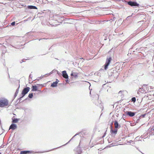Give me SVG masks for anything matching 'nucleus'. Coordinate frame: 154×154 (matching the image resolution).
I'll return each instance as SVG.
<instances>
[{
  "instance_id": "obj_37",
  "label": "nucleus",
  "mask_w": 154,
  "mask_h": 154,
  "mask_svg": "<svg viewBox=\"0 0 154 154\" xmlns=\"http://www.w3.org/2000/svg\"><path fill=\"white\" fill-rule=\"evenodd\" d=\"M114 146V145H113V143H112L110 144V146H109V147H110L111 146Z\"/></svg>"
},
{
  "instance_id": "obj_19",
  "label": "nucleus",
  "mask_w": 154,
  "mask_h": 154,
  "mask_svg": "<svg viewBox=\"0 0 154 154\" xmlns=\"http://www.w3.org/2000/svg\"><path fill=\"white\" fill-rule=\"evenodd\" d=\"M145 89H143V90H142V89H141V90H139H139H138V91H137V93L138 94H139V92L141 93H143L145 91Z\"/></svg>"
},
{
  "instance_id": "obj_31",
  "label": "nucleus",
  "mask_w": 154,
  "mask_h": 154,
  "mask_svg": "<svg viewBox=\"0 0 154 154\" xmlns=\"http://www.w3.org/2000/svg\"><path fill=\"white\" fill-rule=\"evenodd\" d=\"M113 122L112 121V122L111 123V124H110V127H111V128H112V125H113Z\"/></svg>"
},
{
  "instance_id": "obj_55",
  "label": "nucleus",
  "mask_w": 154,
  "mask_h": 154,
  "mask_svg": "<svg viewBox=\"0 0 154 154\" xmlns=\"http://www.w3.org/2000/svg\"><path fill=\"white\" fill-rule=\"evenodd\" d=\"M137 149H138L139 151H140L138 149V148H137Z\"/></svg>"
},
{
  "instance_id": "obj_50",
  "label": "nucleus",
  "mask_w": 154,
  "mask_h": 154,
  "mask_svg": "<svg viewBox=\"0 0 154 154\" xmlns=\"http://www.w3.org/2000/svg\"><path fill=\"white\" fill-rule=\"evenodd\" d=\"M108 142H109V143L111 142H110V141H109V139H108Z\"/></svg>"
},
{
  "instance_id": "obj_57",
  "label": "nucleus",
  "mask_w": 154,
  "mask_h": 154,
  "mask_svg": "<svg viewBox=\"0 0 154 154\" xmlns=\"http://www.w3.org/2000/svg\"><path fill=\"white\" fill-rule=\"evenodd\" d=\"M0 154H2V153L0 152Z\"/></svg>"
},
{
  "instance_id": "obj_35",
  "label": "nucleus",
  "mask_w": 154,
  "mask_h": 154,
  "mask_svg": "<svg viewBox=\"0 0 154 154\" xmlns=\"http://www.w3.org/2000/svg\"><path fill=\"white\" fill-rule=\"evenodd\" d=\"M32 75L30 74L29 75V78L32 79Z\"/></svg>"
},
{
  "instance_id": "obj_14",
  "label": "nucleus",
  "mask_w": 154,
  "mask_h": 154,
  "mask_svg": "<svg viewBox=\"0 0 154 154\" xmlns=\"http://www.w3.org/2000/svg\"><path fill=\"white\" fill-rule=\"evenodd\" d=\"M27 8L29 9H37V7L34 6L33 5H28Z\"/></svg>"
},
{
  "instance_id": "obj_28",
  "label": "nucleus",
  "mask_w": 154,
  "mask_h": 154,
  "mask_svg": "<svg viewBox=\"0 0 154 154\" xmlns=\"http://www.w3.org/2000/svg\"><path fill=\"white\" fill-rule=\"evenodd\" d=\"M146 115V114H142L140 116V117H145V115Z\"/></svg>"
},
{
  "instance_id": "obj_13",
  "label": "nucleus",
  "mask_w": 154,
  "mask_h": 154,
  "mask_svg": "<svg viewBox=\"0 0 154 154\" xmlns=\"http://www.w3.org/2000/svg\"><path fill=\"white\" fill-rule=\"evenodd\" d=\"M32 91H36L38 90V87L36 85H32Z\"/></svg>"
},
{
  "instance_id": "obj_32",
  "label": "nucleus",
  "mask_w": 154,
  "mask_h": 154,
  "mask_svg": "<svg viewBox=\"0 0 154 154\" xmlns=\"http://www.w3.org/2000/svg\"><path fill=\"white\" fill-rule=\"evenodd\" d=\"M23 97H22V96H21V97H20L17 100V101H18V100H19V99L20 100V101H20V100H21L22 98H23Z\"/></svg>"
},
{
  "instance_id": "obj_5",
  "label": "nucleus",
  "mask_w": 154,
  "mask_h": 154,
  "mask_svg": "<svg viewBox=\"0 0 154 154\" xmlns=\"http://www.w3.org/2000/svg\"><path fill=\"white\" fill-rule=\"evenodd\" d=\"M29 90L30 88L29 87H27L26 88H24L23 89L21 93L22 97H23L29 91Z\"/></svg>"
},
{
  "instance_id": "obj_25",
  "label": "nucleus",
  "mask_w": 154,
  "mask_h": 154,
  "mask_svg": "<svg viewBox=\"0 0 154 154\" xmlns=\"http://www.w3.org/2000/svg\"><path fill=\"white\" fill-rule=\"evenodd\" d=\"M59 25V24H58V23H55V24H51V25L52 26H57L58 25Z\"/></svg>"
},
{
  "instance_id": "obj_51",
  "label": "nucleus",
  "mask_w": 154,
  "mask_h": 154,
  "mask_svg": "<svg viewBox=\"0 0 154 154\" xmlns=\"http://www.w3.org/2000/svg\"><path fill=\"white\" fill-rule=\"evenodd\" d=\"M55 23H59V22H57V21H55Z\"/></svg>"
},
{
  "instance_id": "obj_6",
  "label": "nucleus",
  "mask_w": 154,
  "mask_h": 154,
  "mask_svg": "<svg viewBox=\"0 0 154 154\" xmlns=\"http://www.w3.org/2000/svg\"><path fill=\"white\" fill-rule=\"evenodd\" d=\"M136 113V112H132L129 111H126L125 112V113L126 116H128L131 117L134 116Z\"/></svg>"
},
{
  "instance_id": "obj_52",
  "label": "nucleus",
  "mask_w": 154,
  "mask_h": 154,
  "mask_svg": "<svg viewBox=\"0 0 154 154\" xmlns=\"http://www.w3.org/2000/svg\"><path fill=\"white\" fill-rule=\"evenodd\" d=\"M122 92V91H120L119 92V93H121Z\"/></svg>"
},
{
  "instance_id": "obj_22",
  "label": "nucleus",
  "mask_w": 154,
  "mask_h": 154,
  "mask_svg": "<svg viewBox=\"0 0 154 154\" xmlns=\"http://www.w3.org/2000/svg\"><path fill=\"white\" fill-rule=\"evenodd\" d=\"M20 84H19V87L16 90V92H15V94H18V92H19V89L20 88Z\"/></svg>"
},
{
  "instance_id": "obj_40",
  "label": "nucleus",
  "mask_w": 154,
  "mask_h": 154,
  "mask_svg": "<svg viewBox=\"0 0 154 154\" xmlns=\"http://www.w3.org/2000/svg\"><path fill=\"white\" fill-rule=\"evenodd\" d=\"M143 89H144V88H143V87L142 88H139V90H141L142 89V90H143Z\"/></svg>"
},
{
  "instance_id": "obj_44",
  "label": "nucleus",
  "mask_w": 154,
  "mask_h": 154,
  "mask_svg": "<svg viewBox=\"0 0 154 154\" xmlns=\"http://www.w3.org/2000/svg\"><path fill=\"white\" fill-rule=\"evenodd\" d=\"M66 82H68L69 81V80H68V79H66Z\"/></svg>"
},
{
  "instance_id": "obj_34",
  "label": "nucleus",
  "mask_w": 154,
  "mask_h": 154,
  "mask_svg": "<svg viewBox=\"0 0 154 154\" xmlns=\"http://www.w3.org/2000/svg\"><path fill=\"white\" fill-rule=\"evenodd\" d=\"M74 72H73L72 71L71 74H70V75L71 76H73V75H74Z\"/></svg>"
},
{
  "instance_id": "obj_1",
  "label": "nucleus",
  "mask_w": 154,
  "mask_h": 154,
  "mask_svg": "<svg viewBox=\"0 0 154 154\" xmlns=\"http://www.w3.org/2000/svg\"><path fill=\"white\" fill-rule=\"evenodd\" d=\"M118 67V66L116 67V68H112L109 70L108 73L109 76H113L115 78L117 79L119 75V72L118 71H116V69Z\"/></svg>"
},
{
  "instance_id": "obj_18",
  "label": "nucleus",
  "mask_w": 154,
  "mask_h": 154,
  "mask_svg": "<svg viewBox=\"0 0 154 154\" xmlns=\"http://www.w3.org/2000/svg\"><path fill=\"white\" fill-rule=\"evenodd\" d=\"M22 45H15V46L14 47L17 49H20V48H22V47H22Z\"/></svg>"
},
{
  "instance_id": "obj_53",
  "label": "nucleus",
  "mask_w": 154,
  "mask_h": 154,
  "mask_svg": "<svg viewBox=\"0 0 154 154\" xmlns=\"http://www.w3.org/2000/svg\"><path fill=\"white\" fill-rule=\"evenodd\" d=\"M2 54H5L4 52H2Z\"/></svg>"
},
{
  "instance_id": "obj_43",
  "label": "nucleus",
  "mask_w": 154,
  "mask_h": 154,
  "mask_svg": "<svg viewBox=\"0 0 154 154\" xmlns=\"http://www.w3.org/2000/svg\"><path fill=\"white\" fill-rule=\"evenodd\" d=\"M132 142V140H130L128 142L129 143H131Z\"/></svg>"
},
{
  "instance_id": "obj_4",
  "label": "nucleus",
  "mask_w": 154,
  "mask_h": 154,
  "mask_svg": "<svg viewBox=\"0 0 154 154\" xmlns=\"http://www.w3.org/2000/svg\"><path fill=\"white\" fill-rule=\"evenodd\" d=\"M111 59L112 58L111 57L107 58L106 62L104 65V68L105 70L107 69L108 68V67L110 63Z\"/></svg>"
},
{
  "instance_id": "obj_12",
  "label": "nucleus",
  "mask_w": 154,
  "mask_h": 154,
  "mask_svg": "<svg viewBox=\"0 0 154 154\" xmlns=\"http://www.w3.org/2000/svg\"><path fill=\"white\" fill-rule=\"evenodd\" d=\"M32 151H21L20 152V154H27L31 153Z\"/></svg>"
},
{
  "instance_id": "obj_3",
  "label": "nucleus",
  "mask_w": 154,
  "mask_h": 154,
  "mask_svg": "<svg viewBox=\"0 0 154 154\" xmlns=\"http://www.w3.org/2000/svg\"><path fill=\"white\" fill-rule=\"evenodd\" d=\"M8 103V101L6 99L0 100V107H3L7 106Z\"/></svg>"
},
{
  "instance_id": "obj_30",
  "label": "nucleus",
  "mask_w": 154,
  "mask_h": 154,
  "mask_svg": "<svg viewBox=\"0 0 154 154\" xmlns=\"http://www.w3.org/2000/svg\"><path fill=\"white\" fill-rule=\"evenodd\" d=\"M15 21H14L13 22H12L11 23V25L12 26H14L15 25Z\"/></svg>"
},
{
  "instance_id": "obj_24",
  "label": "nucleus",
  "mask_w": 154,
  "mask_h": 154,
  "mask_svg": "<svg viewBox=\"0 0 154 154\" xmlns=\"http://www.w3.org/2000/svg\"><path fill=\"white\" fill-rule=\"evenodd\" d=\"M131 101L132 102H134L136 101V99L135 97H132L131 99Z\"/></svg>"
},
{
  "instance_id": "obj_48",
  "label": "nucleus",
  "mask_w": 154,
  "mask_h": 154,
  "mask_svg": "<svg viewBox=\"0 0 154 154\" xmlns=\"http://www.w3.org/2000/svg\"><path fill=\"white\" fill-rule=\"evenodd\" d=\"M57 74H58L59 75L60 74V73H59V72H58L57 71Z\"/></svg>"
},
{
  "instance_id": "obj_42",
  "label": "nucleus",
  "mask_w": 154,
  "mask_h": 154,
  "mask_svg": "<svg viewBox=\"0 0 154 154\" xmlns=\"http://www.w3.org/2000/svg\"><path fill=\"white\" fill-rule=\"evenodd\" d=\"M151 130L154 131V128H151Z\"/></svg>"
},
{
  "instance_id": "obj_26",
  "label": "nucleus",
  "mask_w": 154,
  "mask_h": 154,
  "mask_svg": "<svg viewBox=\"0 0 154 154\" xmlns=\"http://www.w3.org/2000/svg\"><path fill=\"white\" fill-rule=\"evenodd\" d=\"M150 134H151V135H152L154 136V131H151L150 133Z\"/></svg>"
},
{
  "instance_id": "obj_27",
  "label": "nucleus",
  "mask_w": 154,
  "mask_h": 154,
  "mask_svg": "<svg viewBox=\"0 0 154 154\" xmlns=\"http://www.w3.org/2000/svg\"><path fill=\"white\" fill-rule=\"evenodd\" d=\"M57 71V70L55 69L53 70L50 73H49V74L50 75L51 74H52L54 72Z\"/></svg>"
},
{
  "instance_id": "obj_8",
  "label": "nucleus",
  "mask_w": 154,
  "mask_h": 154,
  "mask_svg": "<svg viewBox=\"0 0 154 154\" xmlns=\"http://www.w3.org/2000/svg\"><path fill=\"white\" fill-rule=\"evenodd\" d=\"M17 128V125L16 124L12 123L10 126L9 129H11L14 130Z\"/></svg>"
},
{
  "instance_id": "obj_11",
  "label": "nucleus",
  "mask_w": 154,
  "mask_h": 154,
  "mask_svg": "<svg viewBox=\"0 0 154 154\" xmlns=\"http://www.w3.org/2000/svg\"><path fill=\"white\" fill-rule=\"evenodd\" d=\"M118 131V129L116 128H115L114 130H113V128H110V132L111 134H117Z\"/></svg>"
},
{
  "instance_id": "obj_9",
  "label": "nucleus",
  "mask_w": 154,
  "mask_h": 154,
  "mask_svg": "<svg viewBox=\"0 0 154 154\" xmlns=\"http://www.w3.org/2000/svg\"><path fill=\"white\" fill-rule=\"evenodd\" d=\"M114 125L115 126V128L118 129L120 128L121 126L120 125H119L118 121L116 120L114 122Z\"/></svg>"
},
{
  "instance_id": "obj_33",
  "label": "nucleus",
  "mask_w": 154,
  "mask_h": 154,
  "mask_svg": "<svg viewBox=\"0 0 154 154\" xmlns=\"http://www.w3.org/2000/svg\"><path fill=\"white\" fill-rule=\"evenodd\" d=\"M140 119V117H139V118L137 119L136 122H138L139 121Z\"/></svg>"
},
{
  "instance_id": "obj_46",
  "label": "nucleus",
  "mask_w": 154,
  "mask_h": 154,
  "mask_svg": "<svg viewBox=\"0 0 154 154\" xmlns=\"http://www.w3.org/2000/svg\"><path fill=\"white\" fill-rule=\"evenodd\" d=\"M147 86V85L144 84V85H143V86L144 87V86Z\"/></svg>"
},
{
  "instance_id": "obj_20",
  "label": "nucleus",
  "mask_w": 154,
  "mask_h": 154,
  "mask_svg": "<svg viewBox=\"0 0 154 154\" xmlns=\"http://www.w3.org/2000/svg\"><path fill=\"white\" fill-rule=\"evenodd\" d=\"M78 73L77 72H74L73 77L75 78H76L78 76Z\"/></svg>"
},
{
  "instance_id": "obj_41",
  "label": "nucleus",
  "mask_w": 154,
  "mask_h": 154,
  "mask_svg": "<svg viewBox=\"0 0 154 154\" xmlns=\"http://www.w3.org/2000/svg\"><path fill=\"white\" fill-rule=\"evenodd\" d=\"M36 152V153H43V152Z\"/></svg>"
},
{
  "instance_id": "obj_47",
  "label": "nucleus",
  "mask_w": 154,
  "mask_h": 154,
  "mask_svg": "<svg viewBox=\"0 0 154 154\" xmlns=\"http://www.w3.org/2000/svg\"><path fill=\"white\" fill-rule=\"evenodd\" d=\"M106 133H104L103 136V137H105V135H106Z\"/></svg>"
},
{
  "instance_id": "obj_21",
  "label": "nucleus",
  "mask_w": 154,
  "mask_h": 154,
  "mask_svg": "<svg viewBox=\"0 0 154 154\" xmlns=\"http://www.w3.org/2000/svg\"><path fill=\"white\" fill-rule=\"evenodd\" d=\"M20 84H19V87L16 90V92H15V94H18V92H19V89L20 88Z\"/></svg>"
},
{
  "instance_id": "obj_29",
  "label": "nucleus",
  "mask_w": 154,
  "mask_h": 154,
  "mask_svg": "<svg viewBox=\"0 0 154 154\" xmlns=\"http://www.w3.org/2000/svg\"><path fill=\"white\" fill-rule=\"evenodd\" d=\"M101 101H100V102H98V103H95V104L97 105V106H99V105L100 104V103H101Z\"/></svg>"
},
{
  "instance_id": "obj_49",
  "label": "nucleus",
  "mask_w": 154,
  "mask_h": 154,
  "mask_svg": "<svg viewBox=\"0 0 154 154\" xmlns=\"http://www.w3.org/2000/svg\"><path fill=\"white\" fill-rule=\"evenodd\" d=\"M125 0H119V1H122V2H125Z\"/></svg>"
},
{
  "instance_id": "obj_23",
  "label": "nucleus",
  "mask_w": 154,
  "mask_h": 154,
  "mask_svg": "<svg viewBox=\"0 0 154 154\" xmlns=\"http://www.w3.org/2000/svg\"><path fill=\"white\" fill-rule=\"evenodd\" d=\"M33 96V94L32 93L29 94L28 95V97L30 98H32Z\"/></svg>"
},
{
  "instance_id": "obj_16",
  "label": "nucleus",
  "mask_w": 154,
  "mask_h": 154,
  "mask_svg": "<svg viewBox=\"0 0 154 154\" xmlns=\"http://www.w3.org/2000/svg\"><path fill=\"white\" fill-rule=\"evenodd\" d=\"M57 86V82H54L51 85V86L52 87H55Z\"/></svg>"
},
{
  "instance_id": "obj_10",
  "label": "nucleus",
  "mask_w": 154,
  "mask_h": 154,
  "mask_svg": "<svg viewBox=\"0 0 154 154\" xmlns=\"http://www.w3.org/2000/svg\"><path fill=\"white\" fill-rule=\"evenodd\" d=\"M75 154H80L82 152L81 148L79 147L75 149Z\"/></svg>"
},
{
  "instance_id": "obj_15",
  "label": "nucleus",
  "mask_w": 154,
  "mask_h": 154,
  "mask_svg": "<svg viewBox=\"0 0 154 154\" xmlns=\"http://www.w3.org/2000/svg\"><path fill=\"white\" fill-rule=\"evenodd\" d=\"M12 122L13 123H16L18 122V121L19 120V119L17 118H12Z\"/></svg>"
},
{
  "instance_id": "obj_36",
  "label": "nucleus",
  "mask_w": 154,
  "mask_h": 154,
  "mask_svg": "<svg viewBox=\"0 0 154 154\" xmlns=\"http://www.w3.org/2000/svg\"><path fill=\"white\" fill-rule=\"evenodd\" d=\"M59 81L57 79H56V81L55 82H57V84Z\"/></svg>"
},
{
  "instance_id": "obj_58",
  "label": "nucleus",
  "mask_w": 154,
  "mask_h": 154,
  "mask_svg": "<svg viewBox=\"0 0 154 154\" xmlns=\"http://www.w3.org/2000/svg\"><path fill=\"white\" fill-rule=\"evenodd\" d=\"M153 96H154V94H153Z\"/></svg>"
},
{
  "instance_id": "obj_39",
  "label": "nucleus",
  "mask_w": 154,
  "mask_h": 154,
  "mask_svg": "<svg viewBox=\"0 0 154 154\" xmlns=\"http://www.w3.org/2000/svg\"><path fill=\"white\" fill-rule=\"evenodd\" d=\"M23 60H24L23 59L21 60V61L20 62V63H22L24 62V61H23Z\"/></svg>"
},
{
  "instance_id": "obj_7",
  "label": "nucleus",
  "mask_w": 154,
  "mask_h": 154,
  "mask_svg": "<svg viewBox=\"0 0 154 154\" xmlns=\"http://www.w3.org/2000/svg\"><path fill=\"white\" fill-rule=\"evenodd\" d=\"M62 76L64 78L66 79H68V76L66 71L64 70L62 72Z\"/></svg>"
},
{
  "instance_id": "obj_45",
  "label": "nucleus",
  "mask_w": 154,
  "mask_h": 154,
  "mask_svg": "<svg viewBox=\"0 0 154 154\" xmlns=\"http://www.w3.org/2000/svg\"><path fill=\"white\" fill-rule=\"evenodd\" d=\"M39 86H42V87H43V86L42 85H40V84H37Z\"/></svg>"
},
{
  "instance_id": "obj_38",
  "label": "nucleus",
  "mask_w": 154,
  "mask_h": 154,
  "mask_svg": "<svg viewBox=\"0 0 154 154\" xmlns=\"http://www.w3.org/2000/svg\"><path fill=\"white\" fill-rule=\"evenodd\" d=\"M17 94H16L15 93L14 95V98L16 97L17 96Z\"/></svg>"
},
{
  "instance_id": "obj_54",
  "label": "nucleus",
  "mask_w": 154,
  "mask_h": 154,
  "mask_svg": "<svg viewBox=\"0 0 154 154\" xmlns=\"http://www.w3.org/2000/svg\"><path fill=\"white\" fill-rule=\"evenodd\" d=\"M27 99V98L23 100V101H25V100H26Z\"/></svg>"
},
{
  "instance_id": "obj_17",
  "label": "nucleus",
  "mask_w": 154,
  "mask_h": 154,
  "mask_svg": "<svg viewBox=\"0 0 154 154\" xmlns=\"http://www.w3.org/2000/svg\"><path fill=\"white\" fill-rule=\"evenodd\" d=\"M79 134H76L74 136H73L68 141V142L66 143V144L65 145H63V146L65 145L66 144H67L69 143L75 136L78 135Z\"/></svg>"
},
{
  "instance_id": "obj_56",
  "label": "nucleus",
  "mask_w": 154,
  "mask_h": 154,
  "mask_svg": "<svg viewBox=\"0 0 154 154\" xmlns=\"http://www.w3.org/2000/svg\"><path fill=\"white\" fill-rule=\"evenodd\" d=\"M38 91H41L40 90H38Z\"/></svg>"
},
{
  "instance_id": "obj_2",
  "label": "nucleus",
  "mask_w": 154,
  "mask_h": 154,
  "mask_svg": "<svg viewBox=\"0 0 154 154\" xmlns=\"http://www.w3.org/2000/svg\"><path fill=\"white\" fill-rule=\"evenodd\" d=\"M125 2L127 3L128 5L133 7H139V4L137 3L135 1H130L128 2H127L125 0Z\"/></svg>"
}]
</instances>
